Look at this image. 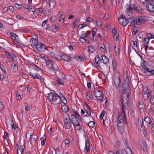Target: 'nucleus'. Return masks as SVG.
Wrapping results in <instances>:
<instances>
[{"instance_id":"57","label":"nucleus","mask_w":154,"mask_h":154,"mask_svg":"<svg viewBox=\"0 0 154 154\" xmlns=\"http://www.w3.org/2000/svg\"><path fill=\"white\" fill-rule=\"evenodd\" d=\"M38 10L39 12L42 13H43L44 11L45 10V9L44 8L42 7V8H38Z\"/></svg>"},{"instance_id":"26","label":"nucleus","mask_w":154,"mask_h":154,"mask_svg":"<svg viewBox=\"0 0 154 154\" xmlns=\"http://www.w3.org/2000/svg\"><path fill=\"white\" fill-rule=\"evenodd\" d=\"M90 144L88 143V140H85V152H87L90 150Z\"/></svg>"},{"instance_id":"3","label":"nucleus","mask_w":154,"mask_h":154,"mask_svg":"<svg viewBox=\"0 0 154 154\" xmlns=\"http://www.w3.org/2000/svg\"><path fill=\"white\" fill-rule=\"evenodd\" d=\"M48 99L50 101L54 104H58L60 102V100L57 97L56 95L53 93H51L47 95Z\"/></svg>"},{"instance_id":"50","label":"nucleus","mask_w":154,"mask_h":154,"mask_svg":"<svg viewBox=\"0 0 154 154\" xmlns=\"http://www.w3.org/2000/svg\"><path fill=\"white\" fill-rule=\"evenodd\" d=\"M94 50V48L93 46L88 47V51L91 53L93 52Z\"/></svg>"},{"instance_id":"51","label":"nucleus","mask_w":154,"mask_h":154,"mask_svg":"<svg viewBox=\"0 0 154 154\" xmlns=\"http://www.w3.org/2000/svg\"><path fill=\"white\" fill-rule=\"evenodd\" d=\"M10 123L11 125V128L12 129L13 128L15 129L16 128V127L15 126V125L13 124V122L12 120L10 121Z\"/></svg>"},{"instance_id":"9","label":"nucleus","mask_w":154,"mask_h":154,"mask_svg":"<svg viewBox=\"0 0 154 154\" xmlns=\"http://www.w3.org/2000/svg\"><path fill=\"white\" fill-rule=\"evenodd\" d=\"M127 9L126 10L127 12V15L128 16H130L132 14L133 10H136L137 9V7L134 6L132 8L131 5L129 4H127L126 5Z\"/></svg>"},{"instance_id":"25","label":"nucleus","mask_w":154,"mask_h":154,"mask_svg":"<svg viewBox=\"0 0 154 154\" xmlns=\"http://www.w3.org/2000/svg\"><path fill=\"white\" fill-rule=\"evenodd\" d=\"M61 109L62 110L65 112H67L69 111V109L68 106L65 104L61 105Z\"/></svg>"},{"instance_id":"18","label":"nucleus","mask_w":154,"mask_h":154,"mask_svg":"<svg viewBox=\"0 0 154 154\" xmlns=\"http://www.w3.org/2000/svg\"><path fill=\"white\" fill-rule=\"evenodd\" d=\"M136 19L137 24L138 25L143 23L144 21V18L142 17H139Z\"/></svg>"},{"instance_id":"60","label":"nucleus","mask_w":154,"mask_h":154,"mask_svg":"<svg viewBox=\"0 0 154 154\" xmlns=\"http://www.w3.org/2000/svg\"><path fill=\"white\" fill-rule=\"evenodd\" d=\"M15 7L16 8L19 9L21 7V5H20L16 3L15 5Z\"/></svg>"},{"instance_id":"41","label":"nucleus","mask_w":154,"mask_h":154,"mask_svg":"<svg viewBox=\"0 0 154 154\" xmlns=\"http://www.w3.org/2000/svg\"><path fill=\"white\" fill-rule=\"evenodd\" d=\"M95 125V122L93 121H90L88 124V126L90 127L93 128Z\"/></svg>"},{"instance_id":"48","label":"nucleus","mask_w":154,"mask_h":154,"mask_svg":"<svg viewBox=\"0 0 154 154\" xmlns=\"http://www.w3.org/2000/svg\"><path fill=\"white\" fill-rule=\"evenodd\" d=\"M70 143L69 140L68 139H66L64 141V143L66 147H69Z\"/></svg>"},{"instance_id":"55","label":"nucleus","mask_w":154,"mask_h":154,"mask_svg":"<svg viewBox=\"0 0 154 154\" xmlns=\"http://www.w3.org/2000/svg\"><path fill=\"white\" fill-rule=\"evenodd\" d=\"M87 24L85 23H83V24H80L79 25L78 27L79 28H81L87 25Z\"/></svg>"},{"instance_id":"49","label":"nucleus","mask_w":154,"mask_h":154,"mask_svg":"<svg viewBox=\"0 0 154 154\" xmlns=\"http://www.w3.org/2000/svg\"><path fill=\"white\" fill-rule=\"evenodd\" d=\"M102 20L100 19H98L97 20L96 24L98 26H100L102 25Z\"/></svg>"},{"instance_id":"34","label":"nucleus","mask_w":154,"mask_h":154,"mask_svg":"<svg viewBox=\"0 0 154 154\" xmlns=\"http://www.w3.org/2000/svg\"><path fill=\"white\" fill-rule=\"evenodd\" d=\"M56 81L57 83L59 85H63V82L62 79L57 78Z\"/></svg>"},{"instance_id":"17","label":"nucleus","mask_w":154,"mask_h":154,"mask_svg":"<svg viewBox=\"0 0 154 154\" xmlns=\"http://www.w3.org/2000/svg\"><path fill=\"white\" fill-rule=\"evenodd\" d=\"M140 145L144 151L146 152L147 151V146L145 142L143 141H140Z\"/></svg>"},{"instance_id":"10","label":"nucleus","mask_w":154,"mask_h":154,"mask_svg":"<svg viewBox=\"0 0 154 154\" xmlns=\"http://www.w3.org/2000/svg\"><path fill=\"white\" fill-rule=\"evenodd\" d=\"M35 48L37 51L40 52H44L46 49V46L40 42L38 43Z\"/></svg>"},{"instance_id":"29","label":"nucleus","mask_w":154,"mask_h":154,"mask_svg":"<svg viewBox=\"0 0 154 154\" xmlns=\"http://www.w3.org/2000/svg\"><path fill=\"white\" fill-rule=\"evenodd\" d=\"M138 106L140 109H143L145 108L143 102L141 101H139L138 104Z\"/></svg>"},{"instance_id":"2","label":"nucleus","mask_w":154,"mask_h":154,"mask_svg":"<svg viewBox=\"0 0 154 154\" xmlns=\"http://www.w3.org/2000/svg\"><path fill=\"white\" fill-rule=\"evenodd\" d=\"M41 61L43 63L46 64L48 68L50 71L51 74L54 75L57 72L59 73V68L56 65H54L52 61L49 60L47 57H44L41 59Z\"/></svg>"},{"instance_id":"38","label":"nucleus","mask_w":154,"mask_h":154,"mask_svg":"<svg viewBox=\"0 0 154 154\" xmlns=\"http://www.w3.org/2000/svg\"><path fill=\"white\" fill-rule=\"evenodd\" d=\"M8 58L10 60L12 61L15 60L16 57L14 54H11L9 57Z\"/></svg>"},{"instance_id":"24","label":"nucleus","mask_w":154,"mask_h":154,"mask_svg":"<svg viewBox=\"0 0 154 154\" xmlns=\"http://www.w3.org/2000/svg\"><path fill=\"white\" fill-rule=\"evenodd\" d=\"M85 110L86 112L87 113L89 116H91V109L90 106L88 105H87L85 106Z\"/></svg>"},{"instance_id":"16","label":"nucleus","mask_w":154,"mask_h":154,"mask_svg":"<svg viewBox=\"0 0 154 154\" xmlns=\"http://www.w3.org/2000/svg\"><path fill=\"white\" fill-rule=\"evenodd\" d=\"M59 56L60 57V59L61 58L65 61L69 62L71 60L70 57L66 54L62 55L61 56Z\"/></svg>"},{"instance_id":"44","label":"nucleus","mask_w":154,"mask_h":154,"mask_svg":"<svg viewBox=\"0 0 154 154\" xmlns=\"http://www.w3.org/2000/svg\"><path fill=\"white\" fill-rule=\"evenodd\" d=\"M129 113L133 117H134L135 116V110L133 109H131L129 111Z\"/></svg>"},{"instance_id":"23","label":"nucleus","mask_w":154,"mask_h":154,"mask_svg":"<svg viewBox=\"0 0 154 154\" xmlns=\"http://www.w3.org/2000/svg\"><path fill=\"white\" fill-rule=\"evenodd\" d=\"M149 38H145L144 39L143 41L144 42V46L145 47L146 51L147 50L148 46L147 44L149 43Z\"/></svg>"},{"instance_id":"43","label":"nucleus","mask_w":154,"mask_h":154,"mask_svg":"<svg viewBox=\"0 0 154 154\" xmlns=\"http://www.w3.org/2000/svg\"><path fill=\"white\" fill-rule=\"evenodd\" d=\"M56 5L55 1L54 0H51L50 2L49 5L52 7H54Z\"/></svg>"},{"instance_id":"12","label":"nucleus","mask_w":154,"mask_h":154,"mask_svg":"<svg viewBox=\"0 0 154 154\" xmlns=\"http://www.w3.org/2000/svg\"><path fill=\"white\" fill-rule=\"evenodd\" d=\"M64 123L65 126L67 129H69L71 126V121L69 117L65 118Z\"/></svg>"},{"instance_id":"1","label":"nucleus","mask_w":154,"mask_h":154,"mask_svg":"<svg viewBox=\"0 0 154 154\" xmlns=\"http://www.w3.org/2000/svg\"><path fill=\"white\" fill-rule=\"evenodd\" d=\"M126 85L127 88L125 92H122L121 100L122 106V111L124 116L125 115V111L127 110L128 108V96L130 92V90L128 89V85L127 84Z\"/></svg>"},{"instance_id":"5","label":"nucleus","mask_w":154,"mask_h":154,"mask_svg":"<svg viewBox=\"0 0 154 154\" xmlns=\"http://www.w3.org/2000/svg\"><path fill=\"white\" fill-rule=\"evenodd\" d=\"M120 75L119 73L117 72L115 73L114 76V83L116 87H119L121 84V80L120 79Z\"/></svg>"},{"instance_id":"13","label":"nucleus","mask_w":154,"mask_h":154,"mask_svg":"<svg viewBox=\"0 0 154 154\" xmlns=\"http://www.w3.org/2000/svg\"><path fill=\"white\" fill-rule=\"evenodd\" d=\"M143 70L145 73L147 75H150L154 74V70L149 69L147 67H144Z\"/></svg>"},{"instance_id":"64","label":"nucleus","mask_w":154,"mask_h":154,"mask_svg":"<svg viewBox=\"0 0 154 154\" xmlns=\"http://www.w3.org/2000/svg\"><path fill=\"white\" fill-rule=\"evenodd\" d=\"M55 17L54 16H53L51 17L50 19V20L51 22H54L55 21Z\"/></svg>"},{"instance_id":"33","label":"nucleus","mask_w":154,"mask_h":154,"mask_svg":"<svg viewBox=\"0 0 154 154\" xmlns=\"http://www.w3.org/2000/svg\"><path fill=\"white\" fill-rule=\"evenodd\" d=\"M75 58L76 60L79 62H82L84 60L83 57L81 56H75Z\"/></svg>"},{"instance_id":"6","label":"nucleus","mask_w":154,"mask_h":154,"mask_svg":"<svg viewBox=\"0 0 154 154\" xmlns=\"http://www.w3.org/2000/svg\"><path fill=\"white\" fill-rule=\"evenodd\" d=\"M118 21L119 23L122 24L124 26H126L129 22L128 19H127L123 15L119 18Z\"/></svg>"},{"instance_id":"54","label":"nucleus","mask_w":154,"mask_h":154,"mask_svg":"<svg viewBox=\"0 0 154 154\" xmlns=\"http://www.w3.org/2000/svg\"><path fill=\"white\" fill-rule=\"evenodd\" d=\"M99 61V56H96L95 59V62H96L97 64L98 65V62Z\"/></svg>"},{"instance_id":"46","label":"nucleus","mask_w":154,"mask_h":154,"mask_svg":"<svg viewBox=\"0 0 154 154\" xmlns=\"http://www.w3.org/2000/svg\"><path fill=\"white\" fill-rule=\"evenodd\" d=\"M144 121L149 124H150L151 122V119L149 117H146Z\"/></svg>"},{"instance_id":"21","label":"nucleus","mask_w":154,"mask_h":154,"mask_svg":"<svg viewBox=\"0 0 154 154\" xmlns=\"http://www.w3.org/2000/svg\"><path fill=\"white\" fill-rule=\"evenodd\" d=\"M25 146L24 145H21L19 149L17 150V154H22L24 152Z\"/></svg>"},{"instance_id":"8","label":"nucleus","mask_w":154,"mask_h":154,"mask_svg":"<svg viewBox=\"0 0 154 154\" xmlns=\"http://www.w3.org/2000/svg\"><path fill=\"white\" fill-rule=\"evenodd\" d=\"M33 70L36 71V69L35 68H33ZM29 74L30 75L32 76L34 79H42V77L37 73H35L34 71H32L31 72L29 73Z\"/></svg>"},{"instance_id":"7","label":"nucleus","mask_w":154,"mask_h":154,"mask_svg":"<svg viewBox=\"0 0 154 154\" xmlns=\"http://www.w3.org/2000/svg\"><path fill=\"white\" fill-rule=\"evenodd\" d=\"M94 95L100 101H102L104 96L102 93L99 90L96 89L94 91Z\"/></svg>"},{"instance_id":"53","label":"nucleus","mask_w":154,"mask_h":154,"mask_svg":"<svg viewBox=\"0 0 154 154\" xmlns=\"http://www.w3.org/2000/svg\"><path fill=\"white\" fill-rule=\"evenodd\" d=\"M43 27L45 29L49 30L50 28V25L49 24H47L46 25H44Z\"/></svg>"},{"instance_id":"62","label":"nucleus","mask_w":154,"mask_h":154,"mask_svg":"<svg viewBox=\"0 0 154 154\" xmlns=\"http://www.w3.org/2000/svg\"><path fill=\"white\" fill-rule=\"evenodd\" d=\"M30 87H29L28 86L25 88V91L26 92L29 93L30 91Z\"/></svg>"},{"instance_id":"14","label":"nucleus","mask_w":154,"mask_h":154,"mask_svg":"<svg viewBox=\"0 0 154 154\" xmlns=\"http://www.w3.org/2000/svg\"><path fill=\"white\" fill-rule=\"evenodd\" d=\"M128 80H126L125 81H124V83L122 85V92H125V91L126 90L127 87H126V85L128 84V89L129 90V84L128 83Z\"/></svg>"},{"instance_id":"11","label":"nucleus","mask_w":154,"mask_h":154,"mask_svg":"<svg viewBox=\"0 0 154 154\" xmlns=\"http://www.w3.org/2000/svg\"><path fill=\"white\" fill-rule=\"evenodd\" d=\"M29 43V45L33 48H36L39 42L37 39L32 38L30 40Z\"/></svg>"},{"instance_id":"22","label":"nucleus","mask_w":154,"mask_h":154,"mask_svg":"<svg viewBox=\"0 0 154 154\" xmlns=\"http://www.w3.org/2000/svg\"><path fill=\"white\" fill-rule=\"evenodd\" d=\"M49 54L52 57L58 60H60V57L59 56H58L57 54H55L53 52H50L49 53Z\"/></svg>"},{"instance_id":"4","label":"nucleus","mask_w":154,"mask_h":154,"mask_svg":"<svg viewBox=\"0 0 154 154\" xmlns=\"http://www.w3.org/2000/svg\"><path fill=\"white\" fill-rule=\"evenodd\" d=\"M124 115V114H123ZM118 121H117V125L119 128V129H122V128L123 127V121L124 119L125 120H126V119L124 117V116H122V115L121 113H119V115L117 117Z\"/></svg>"},{"instance_id":"37","label":"nucleus","mask_w":154,"mask_h":154,"mask_svg":"<svg viewBox=\"0 0 154 154\" xmlns=\"http://www.w3.org/2000/svg\"><path fill=\"white\" fill-rule=\"evenodd\" d=\"M71 122H72L73 124L75 125H77V124H79V123H80L79 121L77 120V118H75L73 119H72V120L71 121Z\"/></svg>"},{"instance_id":"58","label":"nucleus","mask_w":154,"mask_h":154,"mask_svg":"<svg viewBox=\"0 0 154 154\" xmlns=\"http://www.w3.org/2000/svg\"><path fill=\"white\" fill-rule=\"evenodd\" d=\"M138 124L140 126L143 124V121L141 119H138Z\"/></svg>"},{"instance_id":"40","label":"nucleus","mask_w":154,"mask_h":154,"mask_svg":"<svg viewBox=\"0 0 154 154\" xmlns=\"http://www.w3.org/2000/svg\"><path fill=\"white\" fill-rule=\"evenodd\" d=\"M75 125V129L76 130H79L82 129V127L81 126L80 123L79 124H77V125Z\"/></svg>"},{"instance_id":"61","label":"nucleus","mask_w":154,"mask_h":154,"mask_svg":"<svg viewBox=\"0 0 154 154\" xmlns=\"http://www.w3.org/2000/svg\"><path fill=\"white\" fill-rule=\"evenodd\" d=\"M81 37H82L83 38H85L88 37L87 35V34L86 33H85V32H82V35L81 36Z\"/></svg>"},{"instance_id":"59","label":"nucleus","mask_w":154,"mask_h":154,"mask_svg":"<svg viewBox=\"0 0 154 154\" xmlns=\"http://www.w3.org/2000/svg\"><path fill=\"white\" fill-rule=\"evenodd\" d=\"M119 35H117L116 34L115 35H113V38L115 40H117L118 39Z\"/></svg>"},{"instance_id":"45","label":"nucleus","mask_w":154,"mask_h":154,"mask_svg":"<svg viewBox=\"0 0 154 154\" xmlns=\"http://www.w3.org/2000/svg\"><path fill=\"white\" fill-rule=\"evenodd\" d=\"M45 139L46 137L45 136L42 137L41 139V140H42L41 144L42 146H43L45 145Z\"/></svg>"},{"instance_id":"56","label":"nucleus","mask_w":154,"mask_h":154,"mask_svg":"<svg viewBox=\"0 0 154 154\" xmlns=\"http://www.w3.org/2000/svg\"><path fill=\"white\" fill-rule=\"evenodd\" d=\"M16 94L17 99H18V100H20L21 99V97L20 95L19 94L18 92H17L16 93Z\"/></svg>"},{"instance_id":"30","label":"nucleus","mask_w":154,"mask_h":154,"mask_svg":"<svg viewBox=\"0 0 154 154\" xmlns=\"http://www.w3.org/2000/svg\"><path fill=\"white\" fill-rule=\"evenodd\" d=\"M79 41L83 43H87L89 42V41L88 40L86 39L85 38H83L81 37L79 39Z\"/></svg>"},{"instance_id":"19","label":"nucleus","mask_w":154,"mask_h":154,"mask_svg":"<svg viewBox=\"0 0 154 154\" xmlns=\"http://www.w3.org/2000/svg\"><path fill=\"white\" fill-rule=\"evenodd\" d=\"M146 8L147 10L151 12L154 11V6L150 3L147 4L146 5Z\"/></svg>"},{"instance_id":"39","label":"nucleus","mask_w":154,"mask_h":154,"mask_svg":"<svg viewBox=\"0 0 154 154\" xmlns=\"http://www.w3.org/2000/svg\"><path fill=\"white\" fill-rule=\"evenodd\" d=\"M56 95L58 97L57 98L60 100H60L65 99L63 95L62 94H60L59 95H58L57 94Z\"/></svg>"},{"instance_id":"63","label":"nucleus","mask_w":154,"mask_h":154,"mask_svg":"<svg viewBox=\"0 0 154 154\" xmlns=\"http://www.w3.org/2000/svg\"><path fill=\"white\" fill-rule=\"evenodd\" d=\"M135 27H134L133 29L132 30V34L133 35H134L137 32V30L136 29H134Z\"/></svg>"},{"instance_id":"42","label":"nucleus","mask_w":154,"mask_h":154,"mask_svg":"<svg viewBox=\"0 0 154 154\" xmlns=\"http://www.w3.org/2000/svg\"><path fill=\"white\" fill-rule=\"evenodd\" d=\"M143 98L144 99V100H147L148 99L149 97L150 96V94H143Z\"/></svg>"},{"instance_id":"36","label":"nucleus","mask_w":154,"mask_h":154,"mask_svg":"<svg viewBox=\"0 0 154 154\" xmlns=\"http://www.w3.org/2000/svg\"><path fill=\"white\" fill-rule=\"evenodd\" d=\"M86 97L88 100H92L93 99V95L91 94H88L86 95Z\"/></svg>"},{"instance_id":"35","label":"nucleus","mask_w":154,"mask_h":154,"mask_svg":"<svg viewBox=\"0 0 154 154\" xmlns=\"http://www.w3.org/2000/svg\"><path fill=\"white\" fill-rule=\"evenodd\" d=\"M59 29V24H56L55 25H54L52 26V29L53 30L56 32Z\"/></svg>"},{"instance_id":"32","label":"nucleus","mask_w":154,"mask_h":154,"mask_svg":"<svg viewBox=\"0 0 154 154\" xmlns=\"http://www.w3.org/2000/svg\"><path fill=\"white\" fill-rule=\"evenodd\" d=\"M119 45H116L114 46V50L116 55H118L119 53Z\"/></svg>"},{"instance_id":"28","label":"nucleus","mask_w":154,"mask_h":154,"mask_svg":"<svg viewBox=\"0 0 154 154\" xmlns=\"http://www.w3.org/2000/svg\"><path fill=\"white\" fill-rule=\"evenodd\" d=\"M11 37L13 40L16 42H18V36L15 34L11 33Z\"/></svg>"},{"instance_id":"47","label":"nucleus","mask_w":154,"mask_h":154,"mask_svg":"<svg viewBox=\"0 0 154 154\" xmlns=\"http://www.w3.org/2000/svg\"><path fill=\"white\" fill-rule=\"evenodd\" d=\"M100 50L102 51H105V46L103 44H101L100 45Z\"/></svg>"},{"instance_id":"20","label":"nucleus","mask_w":154,"mask_h":154,"mask_svg":"<svg viewBox=\"0 0 154 154\" xmlns=\"http://www.w3.org/2000/svg\"><path fill=\"white\" fill-rule=\"evenodd\" d=\"M129 22L132 25H135L137 24V22L136 19L134 17H131L128 19Z\"/></svg>"},{"instance_id":"52","label":"nucleus","mask_w":154,"mask_h":154,"mask_svg":"<svg viewBox=\"0 0 154 154\" xmlns=\"http://www.w3.org/2000/svg\"><path fill=\"white\" fill-rule=\"evenodd\" d=\"M150 103L151 104H154V96H152L150 97Z\"/></svg>"},{"instance_id":"27","label":"nucleus","mask_w":154,"mask_h":154,"mask_svg":"<svg viewBox=\"0 0 154 154\" xmlns=\"http://www.w3.org/2000/svg\"><path fill=\"white\" fill-rule=\"evenodd\" d=\"M151 91L147 87H145L143 89V94H150Z\"/></svg>"},{"instance_id":"31","label":"nucleus","mask_w":154,"mask_h":154,"mask_svg":"<svg viewBox=\"0 0 154 154\" xmlns=\"http://www.w3.org/2000/svg\"><path fill=\"white\" fill-rule=\"evenodd\" d=\"M11 69L13 71L16 72L18 70V68L17 66L15 64H13L11 66Z\"/></svg>"},{"instance_id":"15","label":"nucleus","mask_w":154,"mask_h":154,"mask_svg":"<svg viewBox=\"0 0 154 154\" xmlns=\"http://www.w3.org/2000/svg\"><path fill=\"white\" fill-rule=\"evenodd\" d=\"M100 60V61L105 64H106L109 62V59L106 57L104 55L102 56Z\"/></svg>"}]
</instances>
